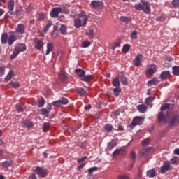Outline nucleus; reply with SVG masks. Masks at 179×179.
<instances>
[{
  "instance_id": "1",
  "label": "nucleus",
  "mask_w": 179,
  "mask_h": 179,
  "mask_svg": "<svg viewBox=\"0 0 179 179\" xmlns=\"http://www.w3.org/2000/svg\"><path fill=\"white\" fill-rule=\"evenodd\" d=\"M24 25H23V24H20L17 25L16 31L9 32V35H8V33L3 32L1 36V44H8V45H12L13 43L17 40L16 33H18V34H24Z\"/></svg>"
},
{
  "instance_id": "2",
  "label": "nucleus",
  "mask_w": 179,
  "mask_h": 179,
  "mask_svg": "<svg viewBox=\"0 0 179 179\" xmlns=\"http://www.w3.org/2000/svg\"><path fill=\"white\" fill-rule=\"evenodd\" d=\"M88 19L87 15H86V12L82 11L80 14H78V17L74 20V27L76 29L86 27Z\"/></svg>"
},
{
  "instance_id": "3",
  "label": "nucleus",
  "mask_w": 179,
  "mask_h": 179,
  "mask_svg": "<svg viewBox=\"0 0 179 179\" xmlns=\"http://www.w3.org/2000/svg\"><path fill=\"white\" fill-rule=\"evenodd\" d=\"M26 44L19 43L16 45L13 49L12 55L10 56V59H15L20 52H24L26 51Z\"/></svg>"
},
{
  "instance_id": "4",
  "label": "nucleus",
  "mask_w": 179,
  "mask_h": 179,
  "mask_svg": "<svg viewBox=\"0 0 179 179\" xmlns=\"http://www.w3.org/2000/svg\"><path fill=\"white\" fill-rule=\"evenodd\" d=\"M166 124L169 127H176L179 124V115L177 114H169L166 116Z\"/></svg>"
},
{
  "instance_id": "5",
  "label": "nucleus",
  "mask_w": 179,
  "mask_h": 179,
  "mask_svg": "<svg viewBox=\"0 0 179 179\" xmlns=\"http://www.w3.org/2000/svg\"><path fill=\"white\" fill-rule=\"evenodd\" d=\"M34 173L35 174H37V176H39V177H41V178L47 177L48 174L47 172V169H45L44 168L40 166H36V169L34 170Z\"/></svg>"
},
{
  "instance_id": "6",
  "label": "nucleus",
  "mask_w": 179,
  "mask_h": 179,
  "mask_svg": "<svg viewBox=\"0 0 179 179\" xmlns=\"http://www.w3.org/2000/svg\"><path fill=\"white\" fill-rule=\"evenodd\" d=\"M33 46L35 50L40 51V50H43L44 48V42L41 39L35 38L33 41Z\"/></svg>"
},
{
  "instance_id": "7",
  "label": "nucleus",
  "mask_w": 179,
  "mask_h": 179,
  "mask_svg": "<svg viewBox=\"0 0 179 179\" xmlns=\"http://www.w3.org/2000/svg\"><path fill=\"white\" fill-rule=\"evenodd\" d=\"M144 119L143 117L136 116L131 122V127H136V125H142L143 124Z\"/></svg>"
},
{
  "instance_id": "8",
  "label": "nucleus",
  "mask_w": 179,
  "mask_h": 179,
  "mask_svg": "<svg viewBox=\"0 0 179 179\" xmlns=\"http://www.w3.org/2000/svg\"><path fill=\"white\" fill-rule=\"evenodd\" d=\"M155 72H157V66H156V64H151L146 72V75L148 76H153Z\"/></svg>"
},
{
  "instance_id": "9",
  "label": "nucleus",
  "mask_w": 179,
  "mask_h": 179,
  "mask_svg": "<svg viewBox=\"0 0 179 179\" xmlns=\"http://www.w3.org/2000/svg\"><path fill=\"white\" fill-rule=\"evenodd\" d=\"M91 6L94 8V9H103L104 4L101 1H92L91 2Z\"/></svg>"
},
{
  "instance_id": "10",
  "label": "nucleus",
  "mask_w": 179,
  "mask_h": 179,
  "mask_svg": "<svg viewBox=\"0 0 179 179\" xmlns=\"http://www.w3.org/2000/svg\"><path fill=\"white\" fill-rule=\"evenodd\" d=\"M143 59V55L142 54L138 55L134 59V66H141V64Z\"/></svg>"
},
{
  "instance_id": "11",
  "label": "nucleus",
  "mask_w": 179,
  "mask_h": 179,
  "mask_svg": "<svg viewBox=\"0 0 179 179\" xmlns=\"http://www.w3.org/2000/svg\"><path fill=\"white\" fill-rule=\"evenodd\" d=\"M61 12H62V9H61L60 8L56 7L52 9L50 12V16L51 17H54V18L58 17V15H59Z\"/></svg>"
},
{
  "instance_id": "12",
  "label": "nucleus",
  "mask_w": 179,
  "mask_h": 179,
  "mask_svg": "<svg viewBox=\"0 0 179 179\" xmlns=\"http://www.w3.org/2000/svg\"><path fill=\"white\" fill-rule=\"evenodd\" d=\"M159 78L161 80H166V79L171 78V73L170 72V71H164L161 73Z\"/></svg>"
},
{
  "instance_id": "13",
  "label": "nucleus",
  "mask_w": 179,
  "mask_h": 179,
  "mask_svg": "<svg viewBox=\"0 0 179 179\" xmlns=\"http://www.w3.org/2000/svg\"><path fill=\"white\" fill-rule=\"evenodd\" d=\"M141 3H143V11L144 12V13H150V5L149 4V2L146 1H141Z\"/></svg>"
},
{
  "instance_id": "14",
  "label": "nucleus",
  "mask_w": 179,
  "mask_h": 179,
  "mask_svg": "<svg viewBox=\"0 0 179 179\" xmlns=\"http://www.w3.org/2000/svg\"><path fill=\"white\" fill-rule=\"evenodd\" d=\"M171 165L169 162H164V165L161 166V173L164 174V173H167L170 170Z\"/></svg>"
},
{
  "instance_id": "15",
  "label": "nucleus",
  "mask_w": 179,
  "mask_h": 179,
  "mask_svg": "<svg viewBox=\"0 0 179 179\" xmlns=\"http://www.w3.org/2000/svg\"><path fill=\"white\" fill-rule=\"evenodd\" d=\"M22 127L24 128L30 129V128H33V127H34V124H33V122H31L29 120H26L22 122Z\"/></svg>"
},
{
  "instance_id": "16",
  "label": "nucleus",
  "mask_w": 179,
  "mask_h": 179,
  "mask_svg": "<svg viewBox=\"0 0 179 179\" xmlns=\"http://www.w3.org/2000/svg\"><path fill=\"white\" fill-rule=\"evenodd\" d=\"M119 80H120V82L122 85H124L125 86H127V85H128V78H127V77L125 76V75L124 74V73H122L119 76Z\"/></svg>"
},
{
  "instance_id": "17",
  "label": "nucleus",
  "mask_w": 179,
  "mask_h": 179,
  "mask_svg": "<svg viewBox=\"0 0 179 179\" xmlns=\"http://www.w3.org/2000/svg\"><path fill=\"white\" fill-rule=\"evenodd\" d=\"M76 73H78V78H80V80H82V79H83V77L85 76V75H86V71L85 70H82L80 69H76L75 70Z\"/></svg>"
},
{
  "instance_id": "18",
  "label": "nucleus",
  "mask_w": 179,
  "mask_h": 179,
  "mask_svg": "<svg viewBox=\"0 0 179 179\" xmlns=\"http://www.w3.org/2000/svg\"><path fill=\"white\" fill-rule=\"evenodd\" d=\"M76 90L77 93L79 94V96H80V97H85V96L87 94V91L82 87H78Z\"/></svg>"
},
{
  "instance_id": "19",
  "label": "nucleus",
  "mask_w": 179,
  "mask_h": 179,
  "mask_svg": "<svg viewBox=\"0 0 179 179\" xmlns=\"http://www.w3.org/2000/svg\"><path fill=\"white\" fill-rule=\"evenodd\" d=\"M149 152H150V148H144L141 149L139 151V154L141 156V157H145V156L149 155Z\"/></svg>"
},
{
  "instance_id": "20",
  "label": "nucleus",
  "mask_w": 179,
  "mask_h": 179,
  "mask_svg": "<svg viewBox=\"0 0 179 179\" xmlns=\"http://www.w3.org/2000/svg\"><path fill=\"white\" fill-rule=\"evenodd\" d=\"M112 84L114 87H120V86H121V83H120V78H113Z\"/></svg>"
},
{
  "instance_id": "21",
  "label": "nucleus",
  "mask_w": 179,
  "mask_h": 179,
  "mask_svg": "<svg viewBox=\"0 0 179 179\" xmlns=\"http://www.w3.org/2000/svg\"><path fill=\"white\" fill-rule=\"evenodd\" d=\"M137 110L138 111H139V113H141L142 114H144V113L146 112V110H148V107L146 106V105H138L137 106Z\"/></svg>"
},
{
  "instance_id": "22",
  "label": "nucleus",
  "mask_w": 179,
  "mask_h": 179,
  "mask_svg": "<svg viewBox=\"0 0 179 179\" xmlns=\"http://www.w3.org/2000/svg\"><path fill=\"white\" fill-rule=\"evenodd\" d=\"M46 55H48L49 54H50L51 51H52V50H54V45L51 43H48L46 45Z\"/></svg>"
},
{
  "instance_id": "23",
  "label": "nucleus",
  "mask_w": 179,
  "mask_h": 179,
  "mask_svg": "<svg viewBox=\"0 0 179 179\" xmlns=\"http://www.w3.org/2000/svg\"><path fill=\"white\" fill-rule=\"evenodd\" d=\"M167 117H164V113L160 112L158 115V121L159 122H166Z\"/></svg>"
},
{
  "instance_id": "24",
  "label": "nucleus",
  "mask_w": 179,
  "mask_h": 179,
  "mask_svg": "<svg viewBox=\"0 0 179 179\" xmlns=\"http://www.w3.org/2000/svg\"><path fill=\"white\" fill-rule=\"evenodd\" d=\"M14 8H15V1L10 0L8 2V8L9 12H13Z\"/></svg>"
},
{
  "instance_id": "25",
  "label": "nucleus",
  "mask_w": 179,
  "mask_h": 179,
  "mask_svg": "<svg viewBox=\"0 0 179 179\" xmlns=\"http://www.w3.org/2000/svg\"><path fill=\"white\" fill-rule=\"evenodd\" d=\"M13 164V161H6L2 162V167H4V169H8V167H10Z\"/></svg>"
},
{
  "instance_id": "26",
  "label": "nucleus",
  "mask_w": 179,
  "mask_h": 179,
  "mask_svg": "<svg viewBox=\"0 0 179 179\" xmlns=\"http://www.w3.org/2000/svg\"><path fill=\"white\" fill-rule=\"evenodd\" d=\"M59 31L62 36H66V34H68L66 26H65L64 24H62L60 26Z\"/></svg>"
},
{
  "instance_id": "27",
  "label": "nucleus",
  "mask_w": 179,
  "mask_h": 179,
  "mask_svg": "<svg viewBox=\"0 0 179 179\" xmlns=\"http://www.w3.org/2000/svg\"><path fill=\"white\" fill-rule=\"evenodd\" d=\"M92 79L93 75H85L81 80H83V82H92Z\"/></svg>"
},
{
  "instance_id": "28",
  "label": "nucleus",
  "mask_w": 179,
  "mask_h": 179,
  "mask_svg": "<svg viewBox=\"0 0 179 179\" xmlns=\"http://www.w3.org/2000/svg\"><path fill=\"white\" fill-rule=\"evenodd\" d=\"M86 35L89 36L90 40H93V38H94V30H93V29H90L87 31Z\"/></svg>"
},
{
  "instance_id": "29",
  "label": "nucleus",
  "mask_w": 179,
  "mask_h": 179,
  "mask_svg": "<svg viewBox=\"0 0 179 179\" xmlns=\"http://www.w3.org/2000/svg\"><path fill=\"white\" fill-rule=\"evenodd\" d=\"M147 177L150 178H153V177H156V171L155 169H150L147 171Z\"/></svg>"
},
{
  "instance_id": "30",
  "label": "nucleus",
  "mask_w": 179,
  "mask_h": 179,
  "mask_svg": "<svg viewBox=\"0 0 179 179\" xmlns=\"http://www.w3.org/2000/svg\"><path fill=\"white\" fill-rule=\"evenodd\" d=\"M13 76H15V72L13 71V70H11L5 77V80H10V79H12Z\"/></svg>"
},
{
  "instance_id": "31",
  "label": "nucleus",
  "mask_w": 179,
  "mask_h": 179,
  "mask_svg": "<svg viewBox=\"0 0 179 179\" xmlns=\"http://www.w3.org/2000/svg\"><path fill=\"white\" fill-rule=\"evenodd\" d=\"M120 93H121V87H116L113 89V94L115 97H118V96H120Z\"/></svg>"
},
{
  "instance_id": "32",
  "label": "nucleus",
  "mask_w": 179,
  "mask_h": 179,
  "mask_svg": "<svg viewBox=\"0 0 179 179\" xmlns=\"http://www.w3.org/2000/svg\"><path fill=\"white\" fill-rule=\"evenodd\" d=\"M15 108L18 113H23V111L26 110V108L24 106L19 104L15 105Z\"/></svg>"
},
{
  "instance_id": "33",
  "label": "nucleus",
  "mask_w": 179,
  "mask_h": 179,
  "mask_svg": "<svg viewBox=\"0 0 179 179\" xmlns=\"http://www.w3.org/2000/svg\"><path fill=\"white\" fill-rule=\"evenodd\" d=\"M157 83H159V80L156 78L148 81V85H150V86H156V85H157Z\"/></svg>"
},
{
  "instance_id": "34",
  "label": "nucleus",
  "mask_w": 179,
  "mask_h": 179,
  "mask_svg": "<svg viewBox=\"0 0 179 179\" xmlns=\"http://www.w3.org/2000/svg\"><path fill=\"white\" fill-rule=\"evenodd\" d=\"M120 19L121 22H123V23H126V24H128V23L131 22V18L128 17L121 16Z\"/></svg>"
},
{
  "instance_id": "35",
  "label": "nucleus",
  "mask_w": 179,
  "mask_h": 179,
  "mask_svg": "<svg viewBox=\"0 0 179 179\" xmlns=\"http://www.w3.org/2000/svg\"><path fill=\"white\" fill-rule=\"evenodd\" d=\"M120 45H121L120 41H117V42L113 43L110 45V49L115 50L117 47H120Z\"/></svg>"
},
{
  "instance_id": "36",
  "label": "nucleus",
  "mask_w": 179,
  "mask_h": 179,
  "mask_svg": "<svg viewBox=\"0 0 179 179\" xmlns=\"http://www.w3.org/2000/svg\"><path fill=\"white\" fill-rule=\"evenodd\" d=\"M41 114L43 115L45 118H48V115L50 114V110H48L45 108L41 109Z\"/></svg>"
},
{
  "instance_id": "37",
  "label": "nucleus",
  "mask_w": 179,
  "mask_h": 179,
  "mask_svg": "<svg viewBox=\"0 0 179 179\" xmlns=\"http://www.w3.org/2000/svg\"><path fill=\"white\" fill-rule=\"evenodd\" d=\"M113 125L110 124H106L104 126V129L105 131H107V132H111V131H113Z\"/></svg>"
},
{
  "instance_id": "38",
  "label": "nucleus",
  "mask_w": 179,
  "mask_h": 179,
  "mask_svg": "<svg viewBox=\"0 0 179 179\" xmlns=\"http://www.w3.org/2000/svg\"><path fill=\"white\" fill-rule=\"evenodd\" d=\"M92 43L89 41H84L82 43L83 48H87V47H90Z\"/></svg>"
},
{
  "instance_id": "39",
  "label": "nucleus",
  "mask_w": 179,
  "mask_h": 179,
  "mask_svg": "<svg viewBox=\"0 0 179 179\" xmlns=\"http://www.w3.org/2000/svg\"><path fill=\"white\" fill-rule=\"evenodd\" d=\"M115 146H117V143L114 141L109 142L108 144V149H109V150H112L113 148Z\"/></svg>"
},
{
  "instance_id": "40",
  "label": "nucleus",
  "mask_w": 179,
  "mask_h": 179,
  "mask_svg": "<svg viewBox=\"0 0 179 179\" xmlns=\"http://www.w3.org/2000/svg\"><path fill=\"white\" fill-rule=\"evenodd\" d=\"M59 101L62 106H66V104L69 103V100H68V99L66 98H62L61 99H59Z\"/></svg>"
},
{
  "instance_id": "41",
  "label": "nucleus",
  "mask_w": 179,
  "mask_h": 179,
  "mask_svg": "<svg viewBox=\"0 0 179 179\" xmlns=\"http://www.w3.org/2000/svg\"><path fill=\"white\" fill-rule=\"evenodd\" d=\"M10 86H11V87H14V89H17L20 87V84L17 82H11L10 83Z\"/></svg>"
},
{
  "instance_id": "42",
  "label": "nucleus",
  "mask_w": 179,
  "mask_h": 179,
  "mask_svg": "<svg viewBox=\"0 0 179 179\" xmlns=\"http://www.w3.org/2000/svg\"><path fill=\"white\" fill-rule=\"evenodd\" d=\"M45 104V101L44 100V98H41L38 100V107L39 108L44 107Z\"/></svg>"
},
{
  "instance_id": "43",
  "label": "nucleus",
  "mask_w": 179,
  "mask_h": 179,
  "mask_svg": "<svg viewBox=\"0 0 179 179\" xmlns=\"http://www.w3.org/2000/svg\"><path fill=\"white\" fill-rule=\"evenodd\" d=\"M173 73L176 76H179V66H175L173 67Z\"/></svg>"
},
{
  "instance_id": "44",
  "label": "nucleus",
  "mask_w": 179,
  "mask_h": 179,
  "mask_svg": "<svg viewBox=\"0 0 179 179\" xmlns=\"http://www.w3.org/2000/svg\"><path fill=\"white\" fill-rule=\"evenodd\" d=\"M178 162H179L178 157H173L172 159H171V164H178Z\"/></svg>"
},
{
  "instance_id": "45",
  "label": "nucleus",
  "mask_w": 179,
  "mask_h": 179,
  "mask_svg": "<svg viewBox=\"0 0 179 179\" xmlns=\"http://www.w3.org/2000/svg\"><path fill=\"white\" fill-rule=\"evenodd\" d=\"M169 108H170V103H164L161 106V111H165Z\"/></svg>"
},
{
  "instance_id": "46",
  "label": "nucleus",
  "mask_w": 179,
  "mask_h": 179,
  "mask_svg": "<svg viewBox=\"0 0 179 179\" xmlns=\"http://www.w3.org/2000/svg\"><path fill=\"white\" fill-rule=\"evenodd\" d=\"M97 170H99V167L97 166L92 167L88 169V173L90 174H92V173H94V171H97Z\"/></svg>"
},
{
  "instance_id": "47",
  "label": "nucleus",
  "mask_w": 179,
  "mask_h": 179,
  "mask_svg": "<svg viewBox=\"0 0 179 179\" xmlns=\"http://www.w3.org/2000/svg\"><path fill=\"white\" fill-rule=\"evenodd\" d=\"M130 159L135 162V159H136V154L135 153V151H131L130 153Z\"/></svg>"
},
{
  "instance_id": "48",
  "label": "nucleus",
  "mask_w": 179,
  "mask_h": 179,
  "mask_svg": "<svg viewBox=\"0 0 179 179\" xmlns=\"http://www.w3.org/2000/svg\"><path fill=\"white\" fill-rule=\"evenodd\" d=\"M131 40H136L138 38V32L133 31L131 34Z\"/></svg>"
},
{
  "instance_id": "49",
  "label": "nucleus",
  "mask_w": 179,
  "mask_h": 179,
  "mask_svg": "<svg viewBox=\"0 0 179 179\" xmlns=\"http://www.w3.org/2000/svg\"><path fill=\"white\" fill-rule=\"evenodd\" d=\"M135 8H136V10H143V3L136 4V5H135Z\"/></svg>"
},
{
  "instance_id": "50",
  "label": "nucleus",
  "mask_w": 179,
  "mask_h": 179,
  "mask_svg": "<svg viewBox=\"0 0 179 179\" xmlns=\"http://www.w3.org/2000/svg\"><path fill=\"white\" fill-rule=\"evenodd\" d=\"M59 78H60L61 80H66V74L62 72L59 75Z\"/></svg>"
},
{
  "instance_id": "51",
  "label": "nucleus",
  "mask_w": 179,
  "mask_h": 179,
  "mask_svg": "<svg viewBox=\"0 0 179 179\" xmlns=\"http://www.w3.org/2000/svg\"><path fill=\"white\" fill-rule=\"evenodd\" d=\"M51 26H52V22H49L48 24H47L46 27L43 29V32L47 33Z\"/></svg>"
},
{
  "instance_id": "52",
  "label": "nucleus",
  "mask_w": 179,
  "mask_h": 179,
  "mask_svg": "<svg viewBox=\"0 0 179 179\" xmlns=\"http://www.w3.org/2000/svg\"><path fill=\"white\" fill-rule=\"evenodd\" d=\"M129 48H131V45H129V44H126L123 46V51L124 52H128V51H129Z\"/></svg>"
},
{
  "instance_id": "53",
  "label": "nucleus",
  "mask_w": 179,
  "mask_h": 179,
  "mask_svg": "<svg viewBox=\"0 0 179 179\" xmlns=\"http://www.w3.org/2000/svg\"><path fill=\"white\" fill-rule=\"evenodd\" d=\"M48 128H50V123H44L43 127V132H47Z\"/></svg>"
},
{
  "instance_id": "54",
  "label": "nucleus",
  "mask_w": 179,
  "mask_h": 179,
  "mask_svg": "<svg viewBox=\"0 0 179 179\" xmlns=\"http://www.w3.org/2000/svg\"><path fill=\"white\" fill-rule=\"evenodd\" d=\"M52 104L55 107H59L62 106L61 101L59 100L53 101Z\"/></svg>"
},
{
  "instance_id": "55",
  "label": "nucleus",
  "mask_w": 179,
  "mask_h": 179,
  "mask_svg": "<svg viewBox=\"0 0 179 179\" xmlns=\"http://www.w3.org/2000/svg\"><path fill=\"white\" fill-rule=\"evenodd\" d=\"M149 142H150V139L148 138L142 141V144L145 146L146 145H149Z\"/></svg>"
},
{
  "instance_id": "56",
  "label": "nucleus",
  "mask_w": 179,
  "mask_h": 179,
  "mask_svg": "<svg viewBox=\"0 0 179 179\" xmlns=\"http://www.w3.org/2000/svg\"><path fill=\"white\" fill-rule=\"evenodd\" d=\"M3 75H5V68L0 66V78H1V76Z\"/></svg>"
},
{
  "instance_id": "57",
  "label": "nucleus",
  "mask_w": 179,
  "mask_h": 179,
  "mask_svg": "<svg viewBox=\"0 0 179 179\" xmlns=\"http://www.w3.org/2000/svg\"><path fill=\"white\" fill-rule=\"evenodd\" d=\"M118 179H129V177L127 175H119L117 176Z\"/></svg>"
},
{
  "instance_id": "58",
  "label": "nucleus",
  "mask_w": 179,
  "mask_h": 179,
  "mask_svg": "<svg viewBox=\"0 0 179 179\" xmlns=\"http://www.w3.org/2000/svg\"><path fill=\"white\" fill-rule=\"evenodd\" d=\"M32 9H34V6L31 5V4H29V6H27L26 8V10L27 12L30 11V10H32Z\"/></svg>"
},
{
  "instance_id": "59",
  "label": "nucleus",
  "mask_w": 179,
  "mask_h": 179,
  "mask_svg": "<svg viewBox=\"0 0 179 179\" xmlns=\"http://www.w3.org/2000/svg\"><path fill=\"white\" fill-rule=\"evenodd\" d=\"M39 20H44L45 19V14L44 13H40L38 16Z\"/></svg>"
},
{
  "instance_id": "60",
  "label": "nucleus",
  "mask_w": 179,
  "mask_h": 179,
  "mask_svg": "<svg viewBox=\"0 0 179 179\" xmlns=\"http://www.w3.org/2000/svg\"><path fill=\"white\" fill-rule=\"evenodd\" d=\"M28 179H37V176H36V173L34 172L28 177Z\"/></svg>"
},
{
  "instance_id": "61",
  "label": "nucleus",
  "mask_w": 179,
  "mask_h": 179,
  "mask_svg": "<svg viewBox=\"0 0 179 179\" xmlns=\"http://www.w3.org/2000/svg\"><path fill=\"white\" fill-rule=\"evenodd\" d=\"M173 6H178L179 5V0H173L172 1Z\"/></svg>"
},
{
  "instance_id": "62",
  "label": "nucleus",
  "mask_w": 179,
  "mask_h": 179,
  "mask_svg": "<svg viewBox=\"0 0 179 179\" xmlns=\"http://www.w3.org/2000/svg\"><path fill=\"white\" fill-rule=\"evenodd\" d=\"M153 101V99L152 97H148L145 99V104H149V103Z\"/></svg>"
},
{
  "instance_id": "63",
  "label": "nucleus",
  "mask_w": 179,
  "mask_h": 179,
  "mask_svg": "<svg viewBox=\"0 0 179 179\" xmlns=\"http://www.w3.org/2000/svg\"><path fill=\"white\" fill-rule=\"evenodd\" d=\"M117 131H120L121 132L122 131H124V127H122V124H121V123L118 124Z\"/></svg>"
},
{
  "instance_id": "64",
  "label": "nucleus",
  "mask_w": 179,
  "mask_h": 179,
  "mask_svg": "<svg viewBox=\"0 0 179 179\" xmlns=\"http://www.w3.org/2000/svg\"><path fill=\"white\" fill-rule=\"evenodd\" d=\"M120 152H121V150L120 149L115 150L113 153V156H117V155H120Z\"/></svg>"
}]
</instances>
